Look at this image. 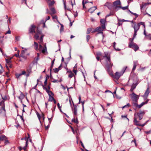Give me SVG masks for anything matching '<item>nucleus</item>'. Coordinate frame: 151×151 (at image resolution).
Instances as JSON below:
<instances>
[{
    "label": "nucleus",
    "instance_id": "nucleus-15",
    "mask_svg": "<svg viewBox=\"0 0 151 151\" xmlns=\"http://www.w3.org/2000/svg\"><path fill=\"white\" fill-rule=\"evenodd\" d=\"M138 64V61H134V65L132 71L133 72L136 69V66Z\"/></svg>",
    "mask_w": 151,
    "mask_h": 151
},
{
    "label": "nucleus",
    "instance_id": "nucleus-24",
    "mask_svg": "<svg viewBox=\"0 0 151 151\" xmlns=\"http://www.w3.org/2000/svg\"><path fill=\"white\" fill-rule=\"evenodd\" d=\"M68 73H70L68 75V76L69 78H72L73 76H74V75L71 71H68Z\"/></svg>",
    "mask_w": 151,
    "mask_h": 151
},
{
    "label": "nucleus",
    "instance_id": "nucleus-6",
    "mask_svg": "<svg viewBox=\"0 0 151 151\" xmlns=\"http://www.w3.org/2000/svg\"><path fill=\"white\" fill-rule=\"evenodd\" d=\"M124 71L123 72H116L114 76V78L118 80L119 79L120 77L122 75H123Z\"/></svg>",
    "mask_w": 151,
    "mask_h": 151
},
{
    "label": "nucleus",
    "instance_id": "nucleus-49",
    "mask_svg": "<svg viewBox=\"0 0 151 151\" xmlns=\"http://www.w3.org/2000/svg\"><path fill=\"white\" fill-rule=\"evenodd\" d=\"M101 29H104L105 28V24H102V25H101Z\"/></svg>",
    "mask_w": 151,
    "mask_h": 151
},
{
    "label": "nucleus",
    "instance_id": "nucleus-55",
    "mask_svg": "<svg viewBox=\"0 0 151 151\" xmlns=\"http://www.w3.org/2000/svg\"><path fill=\"white\" fill-rule=\"evenodd\" d=\"M73 71V72L75 73V75H76L77 72V70H75L74 69Z\"/></svg>",
    "mask_w": 151,
    "mask_h": 151
},
{
    "label": "nucleus",
    "instance_id": "nucleus-50",
    "mask_svg": "<svg viewBox=\"0 0 151 151\" xmlns=\"http://www.w3.org/2000/svg\"><path fill=\"white\" fill-rule=\"evenodd\" d=\"M129 104H128L127 105H125L124 106H123V107H122V109H123L124 108L126 107H129Z\"/></svg>",
    "mask_w": 151,
    "mask_h": 151
},
{
    "label": "nucleus",
    "instance_id": "nucleus-53",
    "mask_svg": "<svg viewBox=\"0 0 151 151\" xmlns=\"http://www.w3.org/2000/svg\"><path fill=\"white\" fill-rule=\"evenodd\" d=\"M134 106L137 107V106H138V104L136 103H133Z\"/></svg>",
    "mask_w": 151,
    "mask_h": 151
},
{
    "label": "nucleus",
    "instance_id": "nucleus-11",
    "mask_svg": "<svg viewBox=\"0 0 151 151\" xmlns=\"http://www.w3.org/2000/svg\"><path fill=\"white\" fill-rule=\"evenodd\" d=\"M41 34V32L40 31L38 30V29L37 30V33L34 35V38L36 40H38L39 38V35Z\"/></svg>",
    "mask_w": 151,
    "mask_h": 151
},
{
    "label": "nucleus",
    "instance_id": "nucleus-10",
    "mask_svg": "<svg viewBox=\"0 0 151 151\" xmlns=\"http://www.w3.org/2000/svg\"><path fill=\"white\" fill-rule=\"evenodd\" d=\"M36 27L35 26L33 25H31L30 27L29 28V30L30 33H35V29Z\"/></svg>",
    "mask_w": 151,
    "mask_h": 151
},
{
    "label": "nucleus",
    "instance_id": "nucleus-19",
    "mask_svg": "<svg viewBox=\"0 0 151 151\" xmlns=\"http://www.w3.org/2000/svg\"><path fill=\"white\" fill-rule=\"evenodd\" d=\"M137 85V84L135 83H133L132 84L131 86V88L130 89L131 91L132 92L133 91V90L135 88Z\"/></svg>",
    "mask_w": 151,
    "mask_h": 151
},
{
    "label": "nucleus",
    "instance_id": "nucleus-12",
    "mask_svg": "<svg viewBox=\"0 0 151 151\" xmlns=\"http://www.w3.org/2000/svg\"><path fill=\"white\" fill-rule=\"evenodd\" d=\"M97 9L96 6H94L90 8L88 10V11L90 13H93L95 10Z\"/></svg>",
    "mask_w": 151,
    "mask_h": 151
},
{
    "label": "nucleus",
    "instance_id": "nucleus-28",
    "mask_svg": "<svg viewBox=\"0 0 151 151\" xmlns=\"http://www.w3.org/2000/svg\"><path fill=\"white\" fill-rule=\"evenodd\" d=\"M55 3V2L54 0H52L51 2L49 3V6H52Z\"/></svg>",
    "mask_w": 151,
    "mask_h": 151
},
{
    "label": "nucleus",
    "instance_id": "nucleus-60",
    "mask_svg": "<svg viewBox=\"0 0 151 151\" xmlns=\"http://www.w3.org/2000/svg\"><path fill=\"white\" fill-rule=\"evenodd\" d=\"M52 82H53V83H56V82H58V81L57 80H54L52 81Z\"/></svg>",
    "mask_w": 151,
    "mask_h": 151
},
{
    "label": "nucleus",
    "instance_id": "nucleus-26",
    "mask_svg": "<svg viewBox=\"0 0 151 151\" xmlns=\"http://www.w3.org/2000/svg\"><path fill=\"white\" fill-rule=\"evenodd\" d=\"M148 122V120L144 124H140L139 123L135 124L136 125L140 126H141L142 127H143Z\"/></svg>",
    "mask_w": 151,
    "mask_h": 151
},
{
    "label": "nucleus",
    "instance_id": "nucleus-25",
    "mask_svg": "<svg viewBox=\"0 0 151 151\" xmlns=\"http://www.w3.org/2000/svg\"><path fill=\"white\" fill-rule=\"evenodd\" d=\"M33 65H30L29 66V68H28L27 69V71L29 73H30L31 72V69Z\"/></svg>",
    "mask_w": 151,
    "mask_h": 151
},
{
    "label": "nucleus",
    "instance_id": "nucleus-33",
    "mask_svg": "<svg viewBox=\"0 0 151 151\" xmlns=\"http://www.w3.org/2000/svg\"><path fill=\"white\" fill-rule=\"evenodd\" d=\"M6 64H8L10 63H11V61L10 60V59H6Z\"/></svg>",
    "mask_w": 151,
    "mask_h": 151
},
{
    "label": "nucleus",
    "instance_id": "nucleus-61",
    "mask_svg": "<svg viewBox=\"0 0 151 151\" xmlns=\"http://www.w3.org/2000/svg\"><path fill=\"white\" fill-rule=\"evenodd\" d=\"M20 37H16V39L17 40H19V39Z\"/></svg>",
    "mask_w": 151,
    "mask_h": 151
},
{
    "label": "nucleus",
    "instance_id": "nucleus-57",
    "mask_svg": "<svg viewBox=\"0 0 151 151\" xmlns=\"http://www.w3.org/2000/svg\"><path fill=\"white\" fill-rule=\"evenodd\" d=\"M43 36H42L40 38V41H41L42 42L43 41Z\"/></svg>",
    "mask_w": 151,
    "mask_h": 151
},
{
    "label": "nucleus",
    "instance_id": "nucleus-42",
    "mask_svg": "<svg viewBox=\"0 0 151 151\" xmlns=\"http://www.w3.org/2000/svg\"><path fill=\"white\" fill-rule=\"evenodd\" d=\"M61 26V27L60 29V32H61L63 30V25L62 24H60Z\"/></svg>",
    "mask_w": 151,
    "mask_h": 151
},
{
    "label": "nucleus",
    "instance_id": "nucleus-32",
    "mask_svg": "<svg viewBox=\"0 0 151 151\" xmlns=\"http://www.w3.org/2000/svg\"><path fill=\"white\" fill-rule=\"evenodd\" d=\"M119 8H121V9H122L123 10H125V9H128V6H125V7H121V6H119Z\"/></svg>",
    "mask_w": 151,
    "mask_h": 151
},
{
    "label": "nucleus",
    "instance_id": "nucleus-59",
    "mask_svg": "<svg viewBox=\"0 0 151 151\" xmlns=\"http://www.w3.org/2000/svg\"><path fill=\"white\" fill-rule=\"evenodd\" d=\"M50 16H48L47 17V18H46V21H47V20H48L49 19H50Z\"/></svg>",
    "mask_w": 151,
    "mask_h": 151
},
{
    "label": "nucleus",
    "instance_id": "nucleus-45",
    "mask_svg": "<svg viewBox=\"0 0 151 151\" xmlns=\"http://www.w3.org/2000/svg\"><path fill=\"white\" fill-rule=\"evenodd\" d=\"M84 103H85V101H81L80 102V103H81L82 104V108H83V110H84Z\"/></svg>",
    "mask_w": 151,
    "mask_h": 151
},
{
    "label": "nucleus",
    "instance_id": "nucleus-27",
    "mask_svg": "<svg viewBox=\"0 0 151 151\" xmlns=\"http://www.w3.org/2000/svg\"><path fill=\"white\" fill-rule=\"evenodd\" d=\"M34 45L35 49L36 50H38V44L36 42H34Z\"/></svg>",
    "mask_w": 151,
    "mask_h": 151
},
{
    "label": "nucleus",
    "instance_id": "nucleus-17",
    "mask_svg": "<svg viewBox=\"0 0 151 151\" xmlns=\"http://www.w3.org/2000/svg\"><path fill=\"white\" fill-rule=\"evenodd\" d=\"M150 93L149 88H147L143 96L145 97H147Z\"/></svg>",
    "mask_w": 151,
    "mask_h": 151
},
{
    "label": "nucleus",
    "instance_id": "nucleus-39",
    "mask_svg": "<svg viewBox=\"0 0 151 151\" xmlns=\"http://www.w3.org/2000/svg\"><path fill=\"white\" fill-rule=\"evenodd\" d=\"M72 121L76 123H78V120L77 119H75L74 118L72 119Z\"/></svg>",
    "mask_w": 151,
    "mask_h": 151
},
{
    "label": "nucleus",
    "instance_id": "nucleus-41",
    "mask_svg": "<svg viewBox=\"0 0 151 151\" xmlns=\"http://www.w3.org/2000/svg\"><path fill=\"white\" fill-rule=\"evenodd\" d=\"M54 72L55 73H57L59 71V69L58 68H55L53 69Z\"/></svg>",
    "mask_w": 151,
    "mask_h": 151
},
{
    "label": "nucleus",
    "instance_id": "nucleus-44",
    "mask_svg": "<svg viewBox=\"0 0 151 151\" xmlns=\"http://www.w3.org/2000/svg\"><path fill=\"white\" fill-rule=\"evenodd\" d=\"M90 38V36L88 35H87L86 36V40L87 42H88Z\"/></svg>",
    "mask_w": 151,
    "mask_h": 151
},
{
    "label": "nucleus",
    "instance_id": "nucleus-40",
    "mask_svg": "<svg viewBox=\"0 0 151 151\" xmlns=\"http://www.w3.org/2000/svg\"><path fill=\"white\" fill-rule=\"evenodd\" d=\"M129 11L130 13H131V14H133V15H135L136 16V17H138V15L136 14V13H133L131 11H130L129 10Z\"/></svg>",
    "mask_w": 151,
    "mask_h": 151
},
{
    "label": "nucleus",
    "instance_id": "nucleus-37",
    "mask_svg": "<svg viewBox=\"0 0 151 151\" xmlns=\"http://www.w3.org/2000/svg\"><path fill=\"white\" fill-rule=\"evenodd\" d=\"M91 28H89L87 30L86 32L87 34H89L91 32Z\"/></svg>",
    "mask_w": 151,
    "mask_h": 151
},
{
    "label": "nucleus",
    "instance_id": "nucleus-16",
    "mask_svg": "<svg viewBox=\"0 0 151 151\" xmlns=\"http://www.w3.org/2000/svg\"><path fill=\"white\" fill-rule=\"evenodd\" d=\"M24 50H23L21 52L20 56L21 57H22L23 58H24V53L25 52L27 51L28 50V48H25L24 49Z\"/></svg>",
    "mask_w": 151,
    "mask_h": 151
},
{
    "label": "nucleus",
    "instance_id": "nucleus-1",
    "mask_svg": "<svg viewBox=\"0 0 151 151\" xmlns=\"http://www.w3.org/2000/svg\"><path fill=\"white\" fill-rule=\"evenodd\" d=\"M104 57L106 58L105 67L108 70H109L111 69L113 65V63H111L110 57L105 53Z\"/></svg>",
    "mask_w": 151,
    "mask_h": 151
},
{
    "label": "nucleus",
    "instance_id": "nucleus-54",
    "mask_svg": "<svg viewBox=\"0 0 151 151\" xmlns=\"http://www.w3.org/2000/svg\"><path fill=\"white\" fill-rule=\"evenodd\" d=\"M26 72L25 71L23 70L22 71V73L20 74H21V75H25L26 74Z\"/></svg>",
    "mask_w": 151,
    "mask_h": 151
},
{
    "label": "nucleus",
    "instance_id": "nucleus-20",
    "mask_svg": "<svg viewBox=\"0 0 151 151\" xmlns=\"http://www.w3.org/2000/svg\"><path fill=\"white\" fill-rule=\"evenodd\" d=\"M50 10L51 11V12L50 13V14L51 15H52L56 13V11L54 8H50Z\"/></svg>",
    "mask_w": 151,
    "mask_h": 151
},
{
    "label": "nucleus",
    "instance_id": "nucleus-46",
    "mask_svg": "<svg viewBox=\"0 0 151 151\" xmlns=\"http://www.w3.org/2000/svg\"><path fill=\"white\" fill-rule=\"evenodd\" d=\"M82 4L83 6V8H86V7L85 6V3H84V0H83V1H82Z\"/></svg>",
    "mask_w": 151,
    "mask_h": 151
},
{
    "label": "nucleus",
    "instance_id": "nucleus-7",
    "mask_svg": "<svg viewBox=\"0 0 151 151\" xmlns=\"http://www.w3.org/2000/svg\"><path fill=\"white\" fill-rule=\"evenodd\" d=\"M145 113L143 111H141L138 113H137V114L135 113L134 114V116H136V115L139 117V119L141 120V119L143 117V116L144 114Z\"/></svg>",
    "mask_w": 151,
    "mask_h": 151
},
{
    "label": "nucleus",
    "instance_id": "nucleus-13",
    "mask_svg": "<svg viewBox=\"0 0 151 151\" xmlns=\"http://www.w3.org/2000/svg\"><path fill=\"white\" fill-rule=\"evenodd\" d=\"M121 4V2L119 1H117L114 2V5L116 7V8H119V6L118 5H120Z\"/></svg>",
    "mask_w": 151,
    "mask_h": 151
},
{
    "label": "nucleus",
    "instance_id": "nucleus-36",
    "mask_svg": "<svg viewBox=\"0 0 151 151\" xmlns=\"http://www.w3.org/2000/svg\"><path fill=\"white\" fill-rule=\"evenodd\" d=\"M22 140H25V141H26V146H27V139L26 138H23L21 139Z\"/></svg>",
    "mask_w": 151,
    "mask_h": 151
},
{
    "label": "nucleus",
    "instance_id": "nucleus-58",
    "mask_svg": "<svg viewBox=\"0 0 151 151\" xmlns=\"http://www.w3.org/2000/svg\"><path fill=\"white\" fill-rule=\"evenodd\" d=\"M81 97L80 96H79V98H78V99H79V102L78 103V104H80V102L81 101Z\"/></svg>",
    "mask_w": 151,
    "mask_h": 151
},
{
    "label": "nucleus",
    "instance_id": "nucleus-62",
    "mask_svg": "<svg viewBox=\"0 0 151 151\" xmlns=\"http://www.w3.org/2000/svg\"><path fill=\"white\" fill-rule=\"evenodd\" d=\"M21 74H18V75H16V77L17 78H19V77L21 76Z\"/></svg>",
    "mask_w": 151,
    "mask_h": 151
},
{
    "label": "nucleus",
    "instance_id": "nucleus-22",
    "mask_svg": "<svg viewBox=\"0 0 151 151\" xmlns=\"http://www.w3.org/2000/svg\"><path fill=\"white\" fill-rule=\"evenodd\" d=\"M6 137L4 135H1L0 136V141H4L6 139Z\"/></svg>",
    "mask_w": 151,
    "mask_h": 151
},
{
    "label": "nucleus",
    "instance_id": "nucleus-38",
    "mask_svg": "<svg viewBox=\"0 0 151 151\" xmlns=\"http://www.w3.org/2000/svg\"><path fill=\"white\" fill-rule=\"evenodd\" d=\"M4 141V143L5 145L9 143V141L8 140L7 137L6 138V139H5V140Z\"/></svg>",
    "mask_w": 151,
    "mask_h": 151
},
{
    "label": "nucleus",
    "instance_id": "nucleus-3",
    "mask_svg": "<svg viewBox=\"0 0 151 151\" xmlns=\"http://www.w3.org/2000/svg\"><path fill=\"white\" fill-rule=\"evenodd\" d=\"M42 44L41 43H40L39 47L38 48V50H39L40 51H41L43 53H44L47 51V48L46 46V44H44L43 45L44 47H43L42 46Z\"/></svg>",
    "mask_w": 151,
    "mask_h": 151
},
{
    "label": "nucleus",
    "instance_id": "nucleus-35",
    "mask_svg": "<svg viewBox=\"0 0 151 151\" xmlns=\"http://www.w3.org/2000/svg\"><path fill=\"white\" fill-rule=\"evenodd\" d=\"M137 32V31H134V35H133V37L132 39V41L133 40L134 38H135V37L136 36Z\"/></svg>",
    "mask_w": 151,
    "mask_h": 151
},
{
    "label": "nucleus",
    "instance_id": "nucleus-29",
    "mask_svg": "<svg viewBox=\"0 0 151 151\" xmlns=\"http://www.w3.org/2000/svg\"><path fill=\"white\" fill-rule=\"evenodd\" d=\"M54 98L53 97H52L51 96H49V98L48 99V101H52L54 99Z\"/></svg>",
    "mask_w": 151,
    "mask_h": 151
},
{
    "label": "nucleus",
    "instance_id": "nucleus-51",
    "mask_svg": "<svg viewBox=\"0 0 151 151\" xmlns=\"http://www.w3.org/2000/svg\"><path fill=\"white\" fill-rule=\"evenodd\" d=\"M52 18H53V19H56L57 20H58V17H57L56 16V15L53 16H52Z\"/></svg>",
    "mask_w": 151,
    "mask_h": 151
},
{
    "label": "nucleus",
    "instance_id": "nucleus-34",
    "mask_svg": "<svg viewBox=\"0 0 151 151\" xmlns=\"http://www.w3.org/2000/svg\"><path fill=\"white\" fill-rule=\"evenodd\" d=\"M118 22H129V20H126L123 19H118Z\"/></svg>",
    "mask_w": 151,
    "mask_h": 151
},
{
    "label": "nucleus",
    "instance_id": "nucleus-48",
    "mask_svg": "<svg viewBox=\"0 0 151 151\" xmlns=\"http://www.w3.org/2000/svg\"><path fill=\"white\" fill-rule=\"evenodd\" d=\"M96 55L97 56H101V52H98L97 53Z\"/></svg>",
    "mask_w": 151,
    "mask_h": 151
},
{
    "label": "nucleus",
    "instance_id": "nucleus-5",
    "mask_svg": "<svg viewBox=\"0 0 151 151\" xmlns=\"http://www.w3.org/2000/svg\"><path fill=\"white\" fill-rule=\"evenodd\" d=\"M131 98L133 101L137 102L139 98V96L137 95L134 93H133L131 94Z\"/></svg>",
    "mask_w": 151,
    "mask_h": 151
},
{
    "label": "nucleus",
    "instance_id": "nucleus-47",
    "mask_svg": "<svg viewBox=\"0 0 151 151\" xmlns=\"http://www.w3.org/2000/svg\"><path fill=\"white\" fill-rule=\"evenodd\" d=\"M54 61H55V59L53 60L52 61V64H51V68L53 67V64H54Z\"/></svg>",
    "mask_w": 151,
    "mask_h": 151
},
{
    "label": "nucleus",
    "instance_id": "nucleus-18",
    "mask_svg": "<svg viewBox=\"0 0 151 151\" xmlns=\"http://www.w3.org/2000/svg\"><path fill=\"white\" fill-rule=\"evenodd\" d=\"M150 4H151V3H142L140 5L141 8L142 9L143 7L147 5H149Z\"/></svg>",
    "mask_w": 151,
    "mask_h": 151
},
{
    "label": "nucleus",
    "instance_id": "nucleus-21",
    "mask_svg": "<svg viewBox=\"0 0 151 151\" xmlns=\"http://www.w3.org/2000/svg\"><path fill=\"white\" fill-rule=\"evenodd\" d=\"M24 95L22 92L21 93L20 95V96L18 97V98L21 100V102H22V100L24 98Z\"/></svg>",
    "mask_w": 151,
    "mask_h": 151
},
{
    "label": "nucleus",
    "instance_id": "nucleus-23",
    "mask_svg": "<svg viewBox=\"0 0 151 151\" xmlns=\"http://www.w3.org/2000/svg\"><path fill=\"white\" fill-rule=\"evenodd\" d=\"M148 101H147L145 102H142L140 104L138 105L137 106V107L138 108H140L143 105H144L145 104H147V103Z\"/></svg>",
    "mask_w": 151,
    "mask_h": 151
},
{
    "label": "nucleus",
    "instance_id": "nucleus-4",
    "mask_svg": "<svg viewBox=\"0 0 151 151\" xmlns=\"http://www.w3.org/2000/svg\"><path fill=\"white\" fill-rule=\"evenodd\" d=\"M132 41V40L131 42L129 43V47L130 48L133 49L135 51H136L139 48L136 44L133 42Z\"/></svg>",
    "mask_w": 151,
    "mask_h": 151
},
{
    "label": "nucleus",
    "instance_id": "nucleus-2",
    "mask_svg": "<svg viewBox=\"0 0 151 151\" xmlns=\"http://www.w3.org/2000/svg\"><path fill=\"white\" fill-rule=\"evenodd\" d=\"M143 25L145 28V23L144 22H141L136 24L135 22L134 24H132V27L133 28L134 31H137L139 29L140 25Z\"/></svg>",
    "mask_w": 151,
    "mask_h": 151
},
{
    "label": "nucleus",
    "instance_id": "nucleus-52",
    "mask_svg": "<svg viewBox=\"0 0 151 151\" xmlns=\"http://www.w3.org/2000/svg\"><path fill=\"white\" fill-rule=\"evenodd\" d=\"M57 105H58V106L59 108V109H60V110L61 111V106H60V104L59 103H58V104H57Z\"/></svg>",
    "mask_w": 151,
    "mask_h": 151
},
{
    "label": "nucleus",
    "instance_id": "nucleus-8",
    "mask_svg": "<svg viewBox=\"0 0 151 151\" xmlns=\"http://www.w3.org/2000/svg\"><path fill=\"white\" fill-rule=\"evenodd\" d=\"M43 89L45 90L48 93L49 96L53 95V93L52 92L49 90V89L50 88L49 86H48V88H47L44 86H43Z\"/></svg>",
    "mask_w": 151,
    "mask_h": 151
},
{
    "label": "nucleus",
    "instance_id": "nucleus-63",
    "mask_svg": "<svg viewBox=\"0 0 151 151\" xmlns=\"http://www.w3.org/2000/svg\"><path fill=\"white\" fill-rule=\"evenodd\" d=\"M8 65L7 64H6V68L8 70H9V68H8Z\"/></svg>",
    "mask_w": 151,
    "mask_h": 151
},
{
    "label": "nucleus",
    "instance_id": "nucleus-14",
    "mask_svg": "<svg viewBox=\"0 0 151 151\" xmlns=\"http://www.w3.org/2000/svg\"><path fill=\"white\" fill-rule=\"evenodd\" d=\"M0 106H2L1 108L2 109L4 110L5 111V109L4 103V101H2L0 102Z\"/></svg>",
    "mask_w": 151,
    "mask_h": 151
},
{
    "label": "nucleus",
    "instance_id": "nucleus-30",
    "mask_svg": "<svg viewBox=\"0 0 151 151\" xmlns=\"http://www.w3.org/2000/svg\"><path fill=\"white\" fill-rule=\"evenodd\" d=\"M77 108L76 106H75V107L73 110V113L74 115H76L77 114Z\"/></svg>",
    "mask_w": 151,
    "mask_h": 151
},
{
    "label": "nucleus",
    "instance_id": "nucleus-9",
    "mask_svg": "<svg viewBox=\"0 0 151 151\" xmlns=\"http://www.w3.org/2000/svg\"><path fill=\"white\" fill-rule=\"evenodd\" d=\"M103 30L102 29L101 27H99L97 28H96L95 30L93 31V32H98L99 33H101L102 34H103Z\"/></svg>",
    "mask_w": 151,
    "mask_h": 151
},
{
    "label": "nucleus",
    "instance_id": "nucleus-43",
    "mask_svg": "<svg viewBox=\"0 0 151 151\" xmlns=\"http://www.w3.org/2000/svg\"><path fill=\"white\" fill-rule=\"evenodd\" d=\"M100 22L102 24H104L105 23V20L103 19H101L100 20Z\"/></svg>",
    "mask_w": 151,
    "mask_h": 151
},
{
    "label": "nucleus",
    "instance_id": "nucleus-31",
    "mask_svg": "<svg viewBox=\"0 0 151 151\" xmlns=\"http://www.w3.org/2000/svg\"><path fill=\"white\" fill-rule=\"evenodd\" d=\"M134 124L136 123H139V122L137 121V118L135 116L134 119Z\"/></svg>",
    "mask_w": 151,
    "mask_h": 151
},
{
    "label": "nucleus",
    "instance_id": "nucleus-56",
    "mask_svg": "<svg viewBox=\"0 0 151 151\" xmlns=\"http://www.w3.org/2000/svg\"><path fill=\"white\" fill-rule=\"evenodd\" d=\"M47 78H46L45 79V80L44 82V83L45 85H46L47 83Z\"/></svg>",
    "mask_w": 151,
    "mask_h": 151
},
{
    "label": "nucleus",
    "instance_id": "nucleus-64",
    "mask_svg": "<svg viewBox=\"0 0 151 151\" xmlns=\"http://www.w3.org/2000/svg\"><path fill=\"white\" fill-rule=\"evenodd\" d=\"M148 36L150 37V40H151V34H149L148 35Z\"/></svg>",
    "mask_w": 151,
    "mask_h": 151
}]
</instances>
